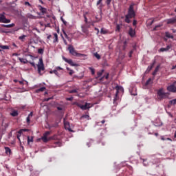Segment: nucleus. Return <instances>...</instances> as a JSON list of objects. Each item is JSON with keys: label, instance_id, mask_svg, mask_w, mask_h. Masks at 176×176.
<instances>
[{"label": "nucleus", "instance_id": "13", "mask_svg": "<svg viewBox=\"0 0 176 176\" xmlns=\"http://www.w3.org/2000/svg\"><path fill=\"white\" fill-rule=\"evenodd\" d=\"M155 61L149 66H148L147 69L146 70L145 73L148 74V72H150V71H152V68H153L155 65Z\"/></svg>", "mask_w": 176, "mask_h": 176}, {"label": "nucleus", "instance_id": "15", "mask_svg": "<svg viewBox=\"0 0 176 176\" xmlns=\"http://www.w3.org/2000/svg\"><path fill=\"white\" fill-rule=\"evenodd\" d=\"M4 149H5V151H6V153L8 155H12V149H10V148H9V147H5Z\"/></svg>", "mask_w": 176, "mask_h": 176}, {"label": "nucleus", "instance_id": "43", "mask_svg": "<svg viewBox=\"0 0 176 176\" xmlns=\"http://www.w3.org/2000/svg\"><path fill=\"white\" fill-rule=\"evenodd\" d=\"M102 72H104V70H102V72H99L97 73L98 78H100V76H102Z\"/></svg>", "mask_w": 176, "mask_h": 176}, {"label": "nucleus", "instance_id": "35", "mask_svg": "<svg viewBox=\"0 0 176 176\" xmlns=\"http://www.w3.org/2000/svg\"><path fill=\"white\" fill-rule=\"evenodd\" d=\"M43 52H44V50L42 48H40L38 50V54H43Z\"/></svg>", "mask_w": 176, "mask_h": 176}, {"label": "nucleus", "instance_id": "17", "mask_svg": "<svg viewBox=\"0 0 176 176\" xmlns=\"http://www.w3.org/2000/svg\"><path fill=\"white\" fill-rule=\"evenodd\" d=\"M54 43H56L57 42H58V35L57 34V33H54V41H53Z\"/></svg>", "mask_w": 176, "mask_h": 176}, {"label": "nucleus", "instance_id": "5", "mask_svg": "<svg viewBox=\"0 0 176 176\" xmlns=\"http://www.w3.org/2000/svg\"><path fill=\"white\" fill-rule=\"evenodd\" d=\"M115 89L116 90V94H115V97L113 99V104L115 105H118V103L116 102V101H118V100H119V91H123V87L119 86V85H116L115 87Z\"/></svg>", "mask_w": 176, "mask_h": 176}, {"label": "nucleus", "instance_id": "25", "mask_svg": "<svg viewBox=\"0 0 176 176\" xmlns=\"http://www.w3.org/2000/svg\"><path fill=\"white\" fill-rule=\"evenodd\" d=\"M3 27H5V28H12V27H14V24L3 25Z\"/></svg>", "mask_w": 176, "mask_h": 176}, {"label": "nucleus", "instance_id": "33", "mask_svg": "<svg viewBox=\"0 0 176 176\" xmlns=\"http://www.w3.org/2000/svg\"><path fill=\"white\" fill-rule=\"evenodd\" d=\"M151 82H152V78H148L145 83V86H148Z\"/></svg>", "mask_w": 176, "mask_h": 176}, {"label": "nucleus", "instance_id": "34", "mask_svg": "<svg viewBox=\"0 0 176 176\" xmlns=\"http://www.w3.org/2000/svg\"><path fill=\"white\" fill-rule=\"evenodd\" d=\"M24 5H25V6H29V8H32V6L31 3H30V2H28V1H25V3H24Z\"/></svg>", "mask_w": 176, "mask_h": 176}, {"label": "nucleus", "instance_id": "61", "mask_svg": "<svg viewBox=\"0 0 176 176\" xmlns=\"http://www.w3.org/2000/svg\"><path fill=\"white\" fill-rule=\"evenodd\" d=\"M56 69H58V70H62L63 68H61L60 67H56Z\"/></svg>", "mask_w": 176, "mask_h": 176}, {"label": "nucleus", "instance_id": "40", "mask_svg": "<svg viewBox=\"0 0 176 176\" xmlns=\"http://www.w3.org/2000/svg\"><path fill=\"white\" fill-rule=\"evenodd\" d=\"M69 93L71 94H74V93H78V89H72L69 91Z\"/></svg>", "mask_w": 176, "mask_h": 176}, {"label": "nucleus", "instance_id": "64", "mask_svg": "<svg viewBox=\"0 0 176 176\" xmlns=\"http://www.w3.org/2000/svg\"><path fill=\"white\" fill-rule=\"evenodd\" d=\"M176 69V65H173V67H172V69Z\"/></svg>", "mask_w": 176, "mask_h": 176}, {"label": "nucleus", "instance_id": "63", "mask_svg": "<svg viewBox=\"0 0 176 176\" xmlns=\"http://www.w3.org/2000/svg\"><path fill=\"white\" fill-rule=\"evenodd\" d=\"M50 38H52V35H48L47 37V39H50Z\"/></svg>", "mask_w": 176, "mask_h": 176}, {"label": "nucleus", "instance_id": "41", "mask_svg": "<svg viewBox=\"0 0 176 176\" xmlns=\"http://www.w3.org/2000/svg\"><path fill=\"white\" fill-rule=\"evenodd\" d=\"M89 69H90V71H91L92 75H94V74H96V72H95V70H94V68L89 67Z\"/></svg>", "mask_w": 176, "mask_h": 176}, {"label": "nucleus", "instance_id": "6", "mask_svg": "<svg viewBox=\"0 0 176 176\" xmlns=\"http://www.w3.org/2000/svg\"><path fill=\"white\" fill-rule=\"evenodd\" d=\"M72 105H76V107H78V108H80V109H82V111H86L87 109H89L90 108V103L86 102L85 105L80 104L78 102H74L72 103Z\"/></svg>", "mask_w": 176, "mask_h": 176}, {"label": "nucleus", "instance_id": "10", "mask_svg": "<svg viewBox=\"0 0 176 176\" xmlns=\"http://www.w3.org/2000/svg\"><path fill=\"white\" fill-rule=\"evenodd\" d=\"M157 96H159V98H160L161 100H163V98H166V97H167L166 93L163 91V89H160L157 91Z\"/></svg>", "mask_w": 176, "mask_h": 176}, {"label": "nucleus", "instance_id": "11", "mask_svg": "<svg viewBox=\"0 0 176 176\" xmlns=\"http://www.w3.org/2000/svg\"><path fill=\"white\" fill-rule=\"evenodd\" d=\"M176 18H172L166 20V24H175Z\"/></svg>", "mask_w": 176, "mask_h": 176}, {"label": "nucleus", "instance_id": "38", "mask_svg": "<svg viewBox=\"0 0 176 176\" xmlns=\"http://www.w3.org/2000/svg\"><path fill=\"white\" fill-rule=\"evenodd\" d=\"M169 104H173V105H175V104H176V99H173L172 100H170Z\"/></svg>", "mask_w": 176, "mask_h": 176}, {"label": "nucleus", "instance_id": "37", "mask_svg": "<svg viewBox=\"0 0 176 176\" xmlns=\"http://www.w3.org/2000/svg\"><path fill=\"white\" fill-rule=\"evenodd\" d=\"M40 10H41V13H46V9H45L42 6H41Z\"/></svg>", "mask_w": 176, "mask_h": 176}, {"label": "nucleus", "instance_id": "24", "mask_svg": "<svg viewBox=\"0 0 176 176\" xmlns=\"http://www.w3.org/2000/svg\"><path fill=\"white\" fill-rule=\"evenodd\" d=\"M45 90H46V87H43L41 88H39L38 89H37L36 91V93H41V91H45Z\"/></svg>", "mask_w": 176, "mask_h": 176}, {"label": "nucleus", "instance_id": "54", "mask_svg": "<svg viewBox=\"0 0 176 176\" xmlns=\"http://www.w3.org/2000/svg\"><path fill=\"white\" fill-rule=\"evenodd\" d=\"M61 20H62L63 24H64L65 25H67V21H64V19H61Z\"/></svg>", "mask_w": 176, "mask_h": 176}, {"label": "nucleus", "instance_id": "59", "mask_svg": "<svg viewBox=\"0 0 176 176\" xmlns=\"http://www.w3.org/2000/svg\"><path fill=\"white\" fill-rule=\"evenodd\" d=\"M57 109L58 111H63V108L60 107H57Z\"/></svg>", "mask_w": 176, "mask_h": 176}, {"label": "nucleus", "instance_id": "30", "mask_svg": "<svg viewBox=\"0 0 176 176\" xmlns=\"http://www.w3.org/2000/svg\"><path fill=\"white\" fill-rule=\"evenodd\" d=\"M100 34H108V30H104V28H102L100 30Z\"/></svg>", "mask_w": 176, "mask_h": 176}, {"label": "nucleus", "instance_id": "23", "mask_svg": "<svg viewBox=\"0 0 176 176\" xmlns=\"http://www.w3.org/2000/svg\"><path fill=\"white\" fill-rule=\"evenodd\" d=\"M11 116H19V113L17 112V111H13L11 113H10Z\"/></svg>", "mask_w": 176, "mask_h": 176}, {"label": "nucleus", "instance_id": "51", "mask_svg": "<svg viewBox=\"0 0 176 176\" xmlns=\"http://www.w3.org/2000/svg\"><path fill=\"white\" fill-rule=\"evenodd\" d=\"M111 1H112V0H107V1H106L107 5H110Z\"/></svg>", "mask_w": 176, "mask_h": 176}, {"label": "nucleus", "instance_id": "7", "mask_svg": "<svg viewBox=\"0 0 176 176\" xmlns=\"http://www.w3.org/2000/svg\"><path fill=\"white\" fill-rule=\"evenodd\" d=\"M167 90L170 93H176V80L167 87Z\"/></svg>", "mask_w": 176, "mask_h": 176}, {"label": "nucleus", "instance_id": "45", "mask_svg": "<svg viewBox=\"0 0 176 176\" xmlns=\"http://www.w3.org/2000/svg\"><path fill=\"white\" fill-rule=\"evenodd\" d=\"M3 16H4L3 14L1 15V16H0V23H2L3 21Z\"/></svg>", "mask_w": 176, "mask_h": 176}, {"label": "nucleus", "instance_id": "2", "mask_svg": "<svg viewBox=\"0 0 176 176\" xmlns=\"http://www.w3.org/2000/svg\"><path fill=\"white\" fill-rule=\"evenodd\" d=\"M135 17V11H134V4H131L128 9V14L125 16V23L130 24L131 21L130 19H134Z\"/></svg>", "mask_w": 176, "mask_h": 176}, {"label": "nucleus", "instance_id": "53", "mask_svg": "<svg viewBox=\"0 0 176 176\" xmlns=\"http://www.w3.org/2000/svg\"><path fill=\"white\" fill-rule=\"evenodd\" d=\"M52 127H58V124L56 123L52 125Z\"/></svg>", "mask_w": 176, "mask_h": 176}, {"label": "nucleus", "instance_id": "18", "mask_svg": "<svg viewBox=\"0 0 176 176\" xmlns=\"http://www.w3.org/2000/svg\"><path fill=\"white\" fill-rule=\"evenodd\" d=\"M129 34L130 35V36H134L135 35V32H134L133 28H131L129 29Z\"/></svg>", "mask_w": 176, "mask_h": 176}, {"label": "nucleus", "instance_id": "48", "mask_svg": "<svg viewBox=\"0 0 176 176\" xmlns=\"http://www.w3.org/2000/svg\"><path fill=\"white\" fill-rule=\"evenodd\" d=\"M133 27H135V25H137V20H133Z\"/></svg>", "mask_w": 176, "mask_h": 176}, {"label": "nucleus", "instance_id": "60", "mask_svg": "<svg viewBox=\"0 0 176 176\" xmlns=\"http://www.w3.org/2000/svg\"><path fill=\"white\" fill-rule=\"evenodd\" d=\"M21 131H30V129H22Z\"/></svg>", "mask_w": 176, "mask_h": 176}, {"label": "nucleus", "instance_id": "55", "mask_svg": "<svg viewBox=\"0 0 176 176\" xmlns=\"http://www.w3.org/2000/svg\"><path fill=\"white\" fill-rule=\"evenodd\" d=\"M32 115H33V113H32V112H31V113L28 115V117H29V118H32Z\"/></svg>", "mask_w": 176, "mask_h": 176}, {"label": "nucleus", "instance_id": "46", "mask_svg": "<svg viewBox=\"0 0 176 176\" xmlns=\"http://www.w3.org/2000/svg\"><path fill=\"white\" fill-rule=\"evenodd\" d=\"M133 50H131V51L129 52V57L131 58L132 56H133Z\"/></svg>", "mask_w": 176, "mask_h": 176}, {"label": "nucleus", "instance_id": "9", "mask_svg": "<svg viewBox=\"0 0 176 176\" xmlns=\"http://www.w3.org/2000/svg\"><path fill=\"white\" fill-rule=\"evenodd\" d=\"M63 60H64L65 63H67V64H69V65H71L72 67H78V64L74 63V61L72 60V59H68L65 56H63Z\"/></svg>", "mask_w": 176, "mask_h": 176}, {"label": "nucleus", "instance_id": "3", "mask_svg": "<svg viewBox=\"0 0 176 176\" xmlns=\"http://www.w3.org/2000/svg\"><path fill=\"white\" fill-rule=\"evenodd\" d=\"M67 50H69V52L72 56H76V57H87V55L84 54L78 53L76 52V50L74 47V46L69 45Z\"/></svg>", "mask_w": 176, "mask_h": 176}, {"label": "nucleus", "instance_id": "42", "mask_svg": "<svg viewBox=\"0 0 176 176\" xmlns=\"http://www.w3.org/2000/svg\"><path fill=\"white\" fill-rule=\"evenodd\" d=\"M142 160H143V164H144V166H148V163L146 162V160H145V159H142Z\"/></svg>", "mask_w": 176, "mask_h": 176}, {"label": "nucleus", "instance_id": "39", "mask_svg": "<svg viewBox=\"0 0 176 176\" xmlns=\"http://www.w3.org/2000/svg\"><path fill=\"white\" fill-rule=\"evenodd\" d=\"M26 122L28 123V124H30V123L31 122V117H27L26 118Z\"/></svg>", "mask_w": 176, "mask_h": 176}, {"label": "nucleus", "instance_id": "57", "mask_svg": "<svg viewBox=\"0 0 176 176\" xmlns=\"http://www.w3.org/2000/svg\"><path fill=\"white\" fill-rule=\"evenodd\" d=\"M168 115L170 118H173V114H171V113L168 112Z\"/></svg>", "mask_w": 176, "mask_h": 176}, {"label": "nucleus", "instance_id": "12", "mask_svg": "<svg viewBox=\"0 0 176 176\" xmlns=\"http://www.w3.org/2000/svg\"><path fill=\"white\" fill-rule=\"evenodd\" d=\"M170 49H171V45H168L166 46V48H164V47L160 48V51L162 52H168V50H170Z\"/></svg>", "mask_w": 176, "mask_h": 176}, {"label": "nucleus", "instance_id": "19", "mask_svg": "<svg viewBox=\"0 0 176 176\" xmlns=\"http://www.w3.org/2000/svg\"><path fill=\"white\" fill-rule=\"evenodd\" d=\"M18 60H19V61L21 63H23V64H28V60L25 58H18Z\"/></svg>", "mask_w": 176, "mask_h": 176}, {"label": "nucleus", "instance_id": "36", "mask_svg": "<svg viewBox=\"0 0 176 176\" xmlns=\"http://www.w3.org/2000/svg\"><path fill=\"white\" fill-rule=\"evenodd\" d=\"M27 17H28V19H35V16L31 14H28Z\"/></svg>", "mask_w": 176, "mask_h": 176}, {"label": "nucleus", "instance_id": "47", "mask_svg": "<svg viewBox=\"0 0 176 176\" xmlns=\"http://www.w3.org/2000/svg\"><path fill=\"white\" fill-rule=\"evenodd\" d=\"M67 101H72L74 100V97L67 98Z\"/></svg>", "mask_w": 176, "mask_h": 176}, {"label": "nucleus", "instance_id": "62", "mask_svg": "<svg viewBox=\"0 0 176 176\" xmlns=\"http://www.w3.org/2000/svg\"><path fill=\"white\" fill-rule=\"evenodd\" d=\"M12 56H19V54H17V53H14V54H12Z\"/></svg>", "mask_w": 176, "mask_h": 176}, {"label": "nucleus", "instance_id": "56", "mask_svg": "<svg viewBox=\"0 0 176 176\" xmlns=\"http://www.w3.org/2000/svg\"><path fill=\"white\" fill-rule=\"evenodd\" d=\"M52 98H48L45 99V101H50V100H52Z\"/></svg>", "mask_w": 176, "mask_h": 176}, {"label": "nucleus", "instance_id": "31", "mask_svg": "<svg viewBox=\"0 0 176 176\" xmlns=\"http://www.w3.org/2000/svg\"><path fill=\"white\" fill-rule=\"evenodd\" d=\"M94 56L98 59L100 60L101 58V56H100V54H98V53H95L94 54Z\"/></svg>", "mask_w": 176, "mask_h": 176}, {"label": "nucleus", "instance_id": "4", "mask_svg": "<svg viewBox=\"0 0 176 176\" xmlns=\"http://www.w3.org/2000/svg\"><path fill=\"white\" fill-rule=\"evenodd\" d=\"M50 134H52V131H46L43 133V137L41 138L42 141H43L44 142H49V141H51V140H55L56 138V135L54 136H51L50 138L49 135H50Z\"/></svg>", "mask_w": 176, "mask_h": 176}, {"label": "nucleus", "instance_id": "26", "mask_svg": "<svg viewBox=\"0 0 176 176\" xmlns=\"http://www.w3.org/2000/svg\"><path fill=\"white\" fill-rule=\"evenodd\" d=\"M25 38H27L26 35H22L19 37V39L22 42H24V39H25Z\"/></svg>", "mask_w": 176, "mask_h": 176}, {"label": "nucleus", "instance_id": "58", "mask_svg": "<svg viewBox=\"0 0 176 176\" xmlns=\"http://www.w3.org/2000/svg\"><path fill=\"white\" fill-rule=\"evenodd\" d=\"M105 79H108V78H109V74H107L105 76H104Z\"/></svg>", "mask_w": 176, "mask_h": 176}, {"label": "nucleus", "instance_id": "16", "mask_svg": "<svg viewBox=\"0 0 176 176\" xmlns=\"http://www.w3.org/2000/svg\"><path fill=\"white\" fill-rule=\"evenodd\" d=\"M165 36L166 38H170V39H174V36L173 34H170V32H166Z\"/></svg>", "mask_w": 176, "mask_h": 176}, {"label": "nucleus", "instance_id": "44", "mask_svg": "<svg viewBox=\"0 0 176 176\" xmlns=\"http://www.w3.org/2000/svg\"><path fill=\"white\" fill-rule=\"evenodd\" d=\"M116 31H120V25H119V24H118L117 25H116Z\"/></svg>", "mask_w": 176, "mask_h": 176}, {"label": "nucleus", "instance_id": "28", "mask_svg": "<svg viewBox=\"0 0 176 176\" xmlns=\"http://www.w3.org/2000/svg\"><path fill=\"white\" fill-rule=\"evenodd\" d=\"M50 74H54L56 76H59L58 72L57 70H52L50 72Z\"/></svg>", "mask_w": 176, "mask_h": 176}, {"label": "nucleus", "instance_id": "50", "mask_svg": "<svg viewBox=\"0 0 176 176\" xmlns=\"http://www.w3.org/2000/svg\"><path fill=\"white\" fill-rule=\"evenodd\" d=\"M74 70H70L69 72V75H70V76L74 75Z\"/></svg>", "mask_w": 176, "mask_h": 176}, {"label": "nucleus", "instance_id": "14", "mask_svg": "<svg viewBox=\"0 0 176 176\" xmlns=\"http://www.w3.org/2000/svg\"><path fill=\"white\" fill-rule=\"evenodd\" d=\"M82 32H84V34H89V30H87V27H86V25H84L81 27Z\"/></svg>", "mask_w": 176, "mask_h": 176}, {"label": "nucleus", "instance_id": "22", "mask_svg": "<svg viewBox=\"0 0 176 176\" xmlns=\"http://www.w3.org/2000/svg\"><path fill=\"white\" fill-rule=\"evenodd\" d=\"M2 23H10V19H7L6 16H3V22Z\"/></svg>", "mask_w": 176, "mask_h": 176}, {"label": "nucleus", "instance_id": "29", "mask_svg": "<svg viewBox=\"0 0 176 176\" xmlns=\"http://www.w3.org/2000/svg\"><path fill=\"white\" fill-rule=\"evenodd\" d=\"M20 137H21V130L19 131V134L16 135V138L19 140V142H21V140H20Z\"/></svg>", "mask_w": 176, "mask_h": 176}, {"label": "nucleus", "instance_id": "8", "mask_svg": "<svg viewBox=\"0 0 176 176\" xmlns=\"http://www.w3.org/2000/svg\"><path fill=\"white\" fill-rule=\"evenodd\" d=\"M63 123L65 126V130H68L70 133H74V130H72V128L71 127V124H69V122L65 120V118L63 119Z\"/></svg>", "mask_w": 176, "mask_h": 176}, {"label": "nucleus", "instance_id": "49", "mask_svg": "<svg viewBox=\"0 0 176 176\" xmlns=\"http://www.w3.org/2000/svg\"><path fill=\"white\" fill-rule=\"evenodd\" d=\"M63 34L65 35V37L66 38V39H69L68 35L67 34L65 31H63Z\"/></svg>", "mask_w": 176, "mask_h": 176}, {"label": "nucleus", "instance_id": "52", "mask_svg": "<svg viewBox=\"0 0 176 176\" xmlns=\"http://www.w3.org/2000/svg\"><path fill=\"white\" fill-rule=\"evenodd\" d=\"M101 2H102V0L98 1L96 3L97 6H98V5H100L101 3Z\"/></svg>", "mask_w": 176, "mask_h": 176}, {"label": "nucleus", "instance_id": "27", "mask_svg": "<svg viewBox=\"0 0 176 176\" xmlns=\"http://www.w3.org/2000/svg\"><path fill=\"white\" fill-rule=\"evenodd\" d=\"M30 142H34V138L30 136L28 137V144H30Z\"/></svg>", "mask_w": 176, "mask_h": 176}, {"label": "nucleus", "instance_id": "21", "mask_svg": "<svg viewBox=\"0 0 176 176\" xmlns=\"http://www.w3.org/2000/svg\"><path fill=\"white\" fill-rule=\"evenodd\" d=\"M0 49H2L3 50H8L9 46L0 45Z\"/></svg>", "mask_w": 176, "mask_h": 176}, {"label": "nucleus", "instance_id": "32", "mask_svg": "<svg viewBox=\"0 0 176 176\" xmlns=\"http://www.w3.org/2000/svg\"><path fill=\"white\" fill-rule=\"evenodd\" d=\"M88 12H85V14H83V17L85 19V22L86 24H87V16L86 15L87 14Z\"/></svg>", "mask_w": 176, "mask_h": 176}, {"label": "nucleus", "instance_id": "1", "mask_svg": "<svg viewBox=\"0 0 176 176\" xmlns=\"http://www.w3.org/2000/svg\"><path fill=\"white\" fill-rule=\"evenodd\" d=\"M29 64L32 65V67H34L35 69L37 67L38 74L39 75H43L42 71H45V64L43 63V59L42 58H39V61L37 65H35L34 62L28 61Z\"/></svg>", "mask_w": 176, "mask_h": 176}, {"label": "nucleus", "instance_id": "20", "mask_svg": "<svg viewBox=\"0 0 176 176\" xmlns=\"http://www.w3.org/2000/svg\"><path fill=\"white\" fill-rule=\"evenodd\" d=\"M160 68V65H158V66H157V67H155L154 72H153V76H155V75H156V74H157V72H159Z\"/></svg>", "mask_w": 176, "mask_h": 176}]
</instances>
